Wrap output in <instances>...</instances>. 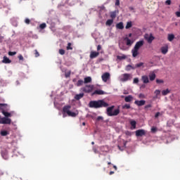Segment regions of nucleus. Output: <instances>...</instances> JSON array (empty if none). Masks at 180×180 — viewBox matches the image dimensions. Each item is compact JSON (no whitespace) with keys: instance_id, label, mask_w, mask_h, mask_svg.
<instances>
[{"instance_id":"obj_43","label":"nucleus","mask_w":180,"mask_h":180,"mask_svg":"<svg viewBox=\"0 0 180 180\" xmlns=\"http://www.w3.org/2000/svg\"><path fill=\"white\" fill-rule=\"evenodd\" d=\"M8 56H16V51H10L8 52Z\"/></svg>"},{"instance_id":"obj_50","label":"nucleus","mask_w":180,"mask_h":180,"mask_svg":"<svg viewBox=\"0 0 180 180\" xmlns=\"http://www.w3.org/2000/svg\"><path fill=\"white\" fill-rule=\"evenodd\" d=\"M155 95L158 96V95H160V94H161V91H160V90H155Z\"/></svg>"},{"instance_id":"obj_26","label":"nucleus","mask_w":180,"mask_h":180,"mask_svg":"<svg viewBox=\"0 0 180 180\" xmlns=\"http://www.w3.org/2000/svg\"><path fill=\"white\" fill-rule=\"evenodd\" d=\"M130 70H136V68L131 66V65H127L125 68V70L130 71Z\"/></svg>"},{"instance_id":"obj_1","label":"nucleus","mask_w":180,"mask_h":180,"mask_svg":"<svg viewBox=\"0 0 180 180\" xmlns=\"http://www.w3.org/2000/svg\"><path fill=\"white\" fill-rule=\"evenodd\" d=\"M109 104L103 100L98 101H91L89 103V108H91L93 109H99L101 108H108Z\"/></svg>"},{"instance_id":"obj_3","label":"nucleus","mask_w":180,"mask_h":180,"mask_svg":"<svg viewBox=\"0 0 180 180\" xmlns=\"http://www.w3.org/2000/svg\"><path fill=\"white\" fill-rule=\"evenodd\" d=\"M71 109V105H65L63 108V117H65V113H67L68 116L70 117H77L78 115V113L71 112L70 110Z\"/></svg>"},{"instance_id":"obj_49","label":"nucleus","mask_w":180,"mask_h":180,"mask_svg":"<svg viewBox=\"0 0 180 180\" xmlns=\"http://www.w3.org/2000/svg\"><path fill=\"white\" fill-rule=\"evenodd\" d=\"M120 5V0H115V6H119Z\"/></svg>"},{"instance_id":"obj_35","label":"nucleus","mask_w":180,"mask_h":180,"mask_svg":"<svg viewBox=\"0 0 180 180\" xmlns=\"http://www.w3.org/2000/svg\"><path fill=\"white\" fill-rule=\"evenodd\" d=\"M71 46H72V44L69 42L66 47L67 50H72V47Z\"/></svg>"},{"instance_id":"obj_29","label":"nucleus","mask_w":180,"mask_h":180,"mask_svg":"<svg viewBox=\"0 0 180 180\" xmlns=\"http://www.w3.org/2000/svg\"><path fill=\"white\" fill-rule=\"evenodd\" d=\"M76 85L77 86H82V85H84V80L82 79L78 80Z\"/></svg>"},{"instance_id":"obj_44","label":"nucleus","mask_w":180,"mask_h":180,"mask_svg":"<svg viewBox=\"0 0 180 180\" xmlns=\"http://www.w3.org/2000/svg\"><path fill=\"white\" fill-rule=\"evenodd\" d=\"M101 120H103V117L98 116V117L96 118V121H97V122H101Z\"/></svg>"},{"instance_id":"obj_57","label":"nucleus","mask_w":180,"mask_h":180,"mask_svg":"<svg viewBox=\"0 0 180 180\" xmlns=\"http://www.w3.org/2000/svg\"><path fill=\"white\" fill-rule=\"evenodd\" d=\"M160 115V112H156V114L155 115V117H158Z\"/></svg>"},{"instance_id":"obj_62","label":"nucleus","mask_w":180,"mask_h":180,"mask_svg":"<svg viewBox=\"0 0 180 180\" xmlns=\"http://www.w3.org/2000/svg\"><path fill=\"white\" fill-rule=\"evenodd\" d=\"M4 37H0V43H2V40H3Z\"/></svg>"},{"instance_id":"obj_7","label":"nucleus","mask_w":180,"mask_h":180,"mask_svg":"<svg viewBox=\"0 0 180 180\" xmlns=\"http://www.w3.org/2000/svg\"><path fill=\"white\" fill-rule=\"evenodd\" d=\"M133 77L131 74L124 73L122 75V78H121L122 82H127V81H130Z\"/></svg>"},{"instance_id":"obj_30","label":"nucleus","mask_w":180,"mask_h":180,"mask_svg":"<svg viewBox=\"0 0 180 180\" xmlns=\"http://www.w3.org/2000/svg\"><path fill=\"white\" fill-rule=\"evenodd\" d=\"M130 124H131L132 129H136V124H137V122H136L135 120H132L130 122Z\"/></svg>"},{"instance_id":"obj_32","label":"nucleus","mask_w":180,"mask_h":180,"mask_svg":"<svg viewBox=\"0 0 180 180\" xmlns=\"http://www.w3.org/2000/svg\"><path fill=\"white\" fill-rule=\"evenodd\" d=\"M117 60H126L127 56H126V55L117 56Z\"/></svg>"},{"instance_id":"obj_37","label":"nucleus","mask_w":180,"mask_h":180,"mask_svg":"<svg viewBox=\"0 0 180 180\" xmlns=\"http://www.w3.org/2000/svg\"><path fill=\"white\" fill-rule=\"evenodd\" d=\"M122 109H130V104H125L122 106Z\"/></svg>"},{"instance_id":"obj_61","label":"nucleus","mask_w":180,"mask_h":180,"mask_svg":"<svg viewBox=\"0 0 180 180\" xmlns=\"http://www.w3.org/2000/svg\"><path fill=\"white\" fill-rule=\"evenodd\" d=\"M113 174H115V172L113 171L110 172V175H113Z\"/></svg>"},{"instance_id":"obj_28","label":"nucleus","mask_w":180,"mask_h":180,"mask_svg":"<svg viewBox=\"0 0 180 180\" xmlns=\"http://www.w3.org/2000/svg\"><path fill=\"white\" fill-rule=\"evenodd\" d=\"M169 92H171V91L168 89L166 90H162V95H163V96H165L166 95H168V94H169Z\"/></svg>"},{"instance_id":"obj_36","label":"nucleus","mask_w":180,"mask_h":180,"mask_svg":"<svg viewBox=\"0 0 180 180\" xmlns=\"http://www.w3.org/2000/svg\"><path fill=\"white\" fill-rule=\"evenodd\" d=\"M59 54H60V56H64V54H65V51L64 49H59Z\"/></svg>"},{"instance_id":"obj_56","label":"nucleus","mask_w":180,"mask_h":180,"mask_svg":"<svg viewBox=\"0 0 180 180\" xmlns=\"http://www.w3.org/2000/svg\"><path fill=\"white\" fill-rule=\"evenodd\" d=\"M102 49V46L101 45H98L97 46V51H99Z\"/></svg>"},{"instance_id":"obj_12","label":"nucleus","mask_w":180,"mask_h":180,"mask_svg":"<svg viewBox=\"0 0 180 180\" xmlns=\"http://www.w3.org/2000/svg\"><path fill=\"white\" fill-rule=\"evenodd\" d=\"M161 53L162 54H167V53H168V45H166L165 46H162L160 49Z\"/></svg>"},{"instance_id":"obj_11","label":"nucleus","mask_w":180,"mask_h":180,"mask_svg":"<svg viewBox=\"0 0 180 180\" xmlns=\"http://www.w3.org/2000/svg\"><path fill=\"white\" fill-rule=\"evenodd\" d=\"M134 104L136 105L137 106H144V105H146V101H135Z\"/></svg>"},{"instance_id":"obj_48","label":"nucleus","mask_w":180,"mask_h":180,"mask_svg":"<svg viewBox=\"0 0 180 180\" xmlns=\"http://www.w3.org/2000/svg\"><path fill=\"white\" fill-rule=\"evenodd\" d=\"M133 84H139V78H137V77L134 78Z\"/></svg>"},{"instance_id":"obj_19","label":"nucleus","mask_w":180,"mask_h":180,"mask_svg":"<svg viewBox=\"0 0 180 180\" xmlns=\"http://www.w3.org/2000/svg\"><path fill=\"white\" fill-rule=\"evenodd\" d=\"M92 82V78L91 77H86L84 78V84H91Z\"/></svg>"},{"instance_id":"obj_5","label":"nucleus","mask_w":180,"mask_h":180,"mask_svg":"<svg viewBox=\"0 0 180 180\" xmlns=\"http://www.w3.org/2000/svg\"><path fill=\"white\" fill-rule=\"evenodd\" d=\"M94 84H86V86L82 87L80 91L84 94H91L94 91Z\"/></svg>"},{"instance_id":"obj_33","label":"nucleus","mask_w":180,"mask_h":180,"mask_svg":"<svg viewBox=\"0 0 180 180\" xmlns=\"http://www.w3.org/2000/svg\"><path fill=\"white\" fill-rule=\"evenodd\" d=\"M143 65H144V63H137V64L135 65V68H140V67H143Z\"/></svg>"},{"instance_id":"obj_6","label":"nucleus","mask_w":180,"mask_h":180,"mask_svg":"<svg viewBox=\"0 0 180 180\" xmlns=\"http://www.w3.org/2000/svg\"><path fill=\"white\" fill-rule=\"evenodd\" d=\"M12 123V120L6 117H1L0 115V124H11Z\"/></svg>"},{"instance_id":"obj_13","label":"nucleus","mask_w":180,"mask_h":180,"mask_svg":"<svg viewBox=\"0 0 180 180\" xmlns=\"http://www.w3.org/2000/svg\"><path fill=\"white\" fill-rule=\"evenodd\" d=\"M98 56H99V52H96V51H91L90 53V58H96V57H98Z\"/></svg>"},{"instance_id":"obj_9","label":"nucleus","mask_w":180,"mask_h":180,"mask_svg":"<svg viewBox=\"0 0 180 180\" xmlns=\"http://www.w3.org/2000/svg\"><path fill=\"white\" fill-rule=\"evenodd\" d=\"M101 78L103 82H108V79H110V73L105 72L102 75Z\"/></svg>"},{"instance_id":"obj_4","label":"nucleus","mask_w":180,"mask_h":180,"mask_svg":"<svg viewBox=\"0 0 180 180\" xmlns=\"http://www.w3.org/2000/svg\"><path fill=\"white\" fill-rule=\"evenodd\" d=\"M113 109H115V106L113 105L107 108L108 116H117V115L120 113V110L119 108L115 110L114 111Z\"/></svg>"},{"instance_id":"obj_39","label":"nucleus","mask_w":180,"mask_h":180,"mask_svg":"<svg viewBox=\"0 0 180 180\" xmlns=\"http://www.w3.org/2000/svg\"><path fill=\"white\" fill-rule=\"evenodd\" d=\"M157 130H158V129H157V127H153L151 128V132H152V133H155V132H157Z\"/></svg>"},{"instance_id":"obj_40","label":"nucleus","mask_w":180,"mask_h":180,"mask_svg":"<svg viewBox=\"0 0 180 180\" xmlns=\"http://www.w3.org/2000/svg\"><path fill=\"white\" fill-rule=\"evenodd\" d=\"M5 106H6V104L0 103V110H4V108H5Z\"/></svg>"},{"instance_id":"obj_38","label":"nucleus","mask_w":180,"mask_h":180,"mask_svg":"<svg viewBox=\"0 0 180 180\" xmlns=\"http://www.w3.org/2000/svg\"><path fill=\"white\" fill-rule=\"evenodd\" d=\"M46 23H42L39 25V27L40 29H46Z\"/></svg>"},{"instance_id":"obj_59","label":"nucleus","mask_w":180,"mask_h":180,"mask_svg":"<svg viewBox=\"0 0 180 180\" xmlns=\"http://www.w3.org/2000/svg\"><path fill=\"white\" fill-rule=\"evenodd\" d=\"M93 151L96 154V153H97L98 150H96V148H93Z\"/></svg>"},{"instance_id":"obj_60","label":"nucleus","mask_w":180,"mask_h":180,"mask_svg":"<svg viewBox=\"0 0 180 180\" xmlns=\"http://www.w3.org/2000/svg\"><path fill=\"white\" fill-rule=\"evenodd\" d=\"M113 168L115 169V171H117V167H116V165H113Z\"/></svg>"},{"instance_id":"obj_8","label":"nucleus","mask_w":180,"mask_h":180,"mask_svg":"<svg viewBox=\"0 0 180 180\" xmlns=\"http://www.w3.org/2000/svg\"><path fill=\"white\" fill-rule=\"evenodd\" d=\"M144 39L148 41V43L151 44L153 43V41L155 39V37L153 36V34H146L144 35Z\"/></svg>"},{"instance_id":"obj_22","label":"nucleus","mask_w":180,"mask_h":180,"mask_svg":"<svg viewBox=\"0 0 180 180\" xmlns=\"http://www.w3.org/2000/svg\"><path fill=\"white\" fill-rule=\"evenodd\" d=\"M82 98H84V93L76 94L75 96V99H76V101H79V99H82Z\"/></svg>"},{"instance_id":"obj_58","label":"nucleus","mask_w":180,"mask_h":180,"mask_svg":"<svg viewBox=\"0 0 180 180\" xmlns=\"http://www.w3.org/2000/svg\"><path fill=\"white\" fill-rule=\"evenodd\" d=\"M2 175H4V172H2V170L0 169V176H2Z\"/></svg>"},{"instance_id":"obj_25","label":"nucleus","mask_w":180,"mask_h":180,"mask_svg":"<svg viewBox=\"0 0 180 180\" xmlns=\"http://www.w3.org/2000/svg\"><path fill=\"white\" fill-rule=\"evenodd\" d=\"M174 39H175V35H174V34H168L167 40H169V41H172V40H174Z\"/></svg>"},{"instance_id":"obj_54","label":"nucleus","mask_w":180,"mask_h":180,"mask_svg":"<svg viewBox=\"0 0 180 180\" xmlns=\"http://www.w3.org/2000/svg\"><path fill=\"white\" fill-rule=\"evenodd\" d=\"M166 5H171V0H167L165 1Z\"/></svg>"},{"instance_id":"obj_17","label":"nucleus","mask_w":180,"mask_h":180,"mask_svg":"<svg viewBox=\"0 0 180 180\" xmlns=\"http://www.w3.org/2000/svg\"><path fill=\"white\" fill-rule=\"evenodd\" d=\"M105 91L102 90H96L92 94V95H104Z\"/></svg>"},{"instance_id":"obj_34","label":"nucleus","mask_w":180,"mask_h":180,"mask_svg":"<svg viewBox=\"0 0 180 180\" xmlns=\"http://www.w3.org/2000/svg\"><path fill=\"white\" fill-rule=\"evenodd\" d=\"M131 26H132L131 22H128L127 23V25H126L125 28L126 29H130V27H131Z\"/></svg>"},{"instance_id":"obj_47","label":"nucleus","mask_w":180,"mask_h":180,"mask_svg":"<svg viewBox=\"0 0 180 180\" xmlns=\"http://www.w3.org/2000/svg\"><path fill=\"white\" fill-rule=\"evenodd\" d=\"M139 98H140V99H144V98H146V96H144V94H140L139 95Z\"/></svg>"},{"instance_id":"obj_31","label":"nucleus","mask_w":180,"mask_h":180,"mask_svg":"<svg viewBox=\"0 0 180 180\" xmlns=\"http://www.w3.org/2000/svg\"><path fill=\"white\" fill-rule=\"evenodd\" d=\"M112 23H113V20L110 19L106 21L105 25H107V26H112Z\"/></svg>"},{"instance_id":"obj_42","label":"nucleus","mask_w":180,"mask_h":180,"mask_svg":"<svg viewBox=\"0 0 180 180\" xmlns=\"http://www.w3.org/2000/svg\"><path fill=\"white\" fill-rule=\"evenodd\" d=\"M156 82L157 84H164V80L157 79Z\"/></svg>"},{"instance_id":"obj_27","label":"nucleus","mask_w":180,"mask_h":180,"mask_svg":"<svg viewBox=\"0 0 180 180\" xmlns=\"http://www.w3.org/2000/svg\"><path fill=\"white\" fill-rule=\"evenodd\" d=\"M0 134L3 137H5L6 136H8V134H9V132L8 131L3 130V131H1Z\"/></svg>"},{"instance_id":"obj_51","label":"nucleus","mask_w":180,"mask_h":180,"mask_svg":"<svg viewBox=\"0 0 180 180\" xmlns=\"http://www.w3.org/2000/svg\"><path fill=\"white\" fill-rule=\"evenodd\" d=\"M18 59H19L20 60H21V61H23V60H24L23 56L20 55V56H18Z\"/></svg>"},{"instance_id":"obj_41","label":"nucleus","mask_w":180,"mask_h":180,"mask_svg":"<svg viewBox=\"0 0 180 180\" xmlns=\"http://www.w3.org/2000/svg\"><path fill=\"white\" fill-rule=\"evenodd\" d=\"M110 18H112V19H115V18H116V13L112 12V13L110 14Z\"/></svg>"},{"instance_id":"obj_63","label":"nucleus","mask_w":180,"mask_h":180,"mask_svg":"<svg viewBox=\"0 0 180 180\" xmlns=\"http://www.w3.org/2000/svg\"><path fill=\"white\" fill-rule=\"evenodd\" d=\"M86 124L85 122H82V126H85Z\"/></svg>"},{"instance_id":"obj_15","label":"nucleus","mask_w":180,"mask_h":180,"mask_svg":"<svg viewBox=\"0 0 180 180\" xmlns=\"http://www.w3.org/2000/svg\"><path fill=\"white\" fill-rule=\"evenodd\" d=\"M124 40H125L126 41V44H127V46H131V44H133V43H134V41H131L130 39H129V37H125L124 39Z\"/></svg>"},{"instance_id":"obj_52","label":"nucleus","mask_w":180,"mask_h":180,"mask_svg":"<svg viewBox=\"0 0 180 180\" xmlns=\"http://www.w3.org/2000/svg\"><path fill=\"white\" fill-rule=\"evenodd\" d=\"M153 105H151V104H148V105H146L144 108L145 109H148V108H152Z\"/></svg>"},{"instance_id":"obj_18","label":"nucleus","mask_w":180,"mask_h":180,"mask_svg":"<svg viewBox=\"0 0 180 180\" xmlns=\"http://www.w3.org/2000/svg\"><path fill=\"white\" fill-rule=\"evenodd\" d=\"M141 79L143 82V84H148V82H150V80L148 79V76H142Z\"/></svg>"},{"instance_id":"obj_10","label":"nucleus","mask_w":180,"mask_h":180,"mask_svg":"<svg viewBox=\"0 0 180 180\" xmlns=\"http://www.w3.org/2000/svg\"><path fill=\"white\" fill-rule=\"evenodd\" d=\"M136 137H143V136H146V130L144 129H139L136 131Z\"/></svg>"},{"instance_id":"obj_53","label":"nucleus","mask_w":180,"mask_h":180,"mask_svg":"<svg viewBox=\"0 0 180 180\" xmlns=\"http://www.w3.org/2000/svg\"><path fill=\"white\" fill-rule=\"evenodd\" d=\"M175 15H176V16H177V18H180V11H176L175 13Z\"/></svg>"},{"instance_id":"obj_2","label":"nucleus","mask_w":180,"mask_h":180,"mask_svg":"<svg viewBox=\"0 0 180 180\" xmlns=\"http://www.w3.org/2000/svg\"><path fill=\"white\" fill-rule=\"evenodd\" d=\"M144 46V41L141 40L139 41H137L134 47V49L131 50L132 56L134 58H136L137 55L139 54V50L141 49Z\"/></svg>"},{"instance_id":"obj_23","label":"nucleus","mask_w":180,"mask_h":180,"mask_svg":"<svg viewBox=\"0 0 180 180\" xmlns=\"http://www.w3.org/2000/svg\"><path fill=\"white\" fill-rule=\"evenodd\" d=\"M124 101L126 102H131V101H133V96L129 95L127 96H125L124 97Z\"/></svg>"},{"instance_id":"obj_14","label":"nucleus","mask_w":180,"mask_h":180,"mask_svg":"<svg viewBox=\"0 0 180 180\" xmlns=\"http://www.w3.org/2000/svg\"><path fill=\"white\" fill-rule=\"evenodd\" d=\"M1 156L4 160H8L9 157L8 156V151L7 150H2L1 151Z\"/></svg>"},{"instance_id":"obj_16","label":"nucleus","mask_w":180,"mask_h":180,"mask_svg":"<svg viewBox=\"0 0 180 180\" xmlns=\"http://www.w3.org/2000/svg\"><path fill=\"white\" fill-rule=\"evenodd\" d=\"M2 63H4V64H11V63H12V61L8 57L4 56L3 58Z\"/></svg>"},{"instance_id":"obj_20","label":"nucleus","mask_w":180,"mask_h":180,"mask_svg":"<svg viewBox=\"0 0 180 180\" xmlns=\"http://www.w3.org/2000/svg\"><path fill=\"white\" fill-rule=\"evenodd\" d=\"M2 114L5 116V117L9 118V117H12V114H11V112H6L5 110H2Z\"/></svg>"},{"instance_id":"obj_64","label":"nucleus","mask_w":180,"mask_h":180,"mask_svg":"<svg viewBox=\"0 0 180 180\" xmlns=\"http://www.w3.org/2000/svg\"><path fill=\"white\" fill-rule=\"evenodd\" d=\"M129 37H131V33L129 34Z\"/></svg>"},{"instance_id":"obj_46","label":"nucleus","mask_w":180,"mask_h":180,"mask_svg":"<svg viewBox=\"0 0 180 180\" xmlns=\"http://www.w3.org/2000/svg\"><path fill=\"white\" fill-rule=\"evenodd\" d=\"M34 51H35L34 53L35 57H39L40 56V53H39V51H37V49H35Z\"/></svg>"},{"instance_id":"obj_45","label":"nucleus","mask_w":180,"mask_h":180,"mask_svg":"<svg viewBox=\"0 0 180 180\" xmlns=\"http://www.w3.org/2000/svg\"><path fill=\"white\" fill-rule=\"evenodd\" d=\"M25 23L27 25H30V20L29 18H25Z\"/></svg>"},{"instance_id":"obj_24","label":"nucleus","mask_w":180,"mask_h":180,"mask_svg":"<svg viewBox=\"0 0 180 180\" xmlns=\"http://www.w3.org/2000/svg\"><path fill=\"white\" fill-rule=\"evenodd\" d=\"M155 73H154V72H151L149 74V79L150 81H154V79H155Z\"/></svg>"},{"instance_id":"obj_21","label":"nucleus","mask_w":180,"mask_h":180,"mask_svg":"<svg viewBox=\"0 0 180 180\" xmlns=\"http://www.w3.org/2000/svg\"><path fill=\"white\" fill-rule=\"evenodd\" d=\"M116 28L120 29V30H123L124 29V26L123 25V22H120L116 25Z\"/></svg>"},{"instance_id":"obj_55","label":"nucleus","mask_w":180,"mask_h":180,"mask_svg":"<svg viewBox=\"0 0 180 180\" xmlns=\"http://www.w3.org/2000/svg\"><path fill=\"white\" fill-rule=\"evenodd\" d=\"M125 134H126V136H131V133L130 131H127L125 132Z\"/></svg>"}]
</instances>
